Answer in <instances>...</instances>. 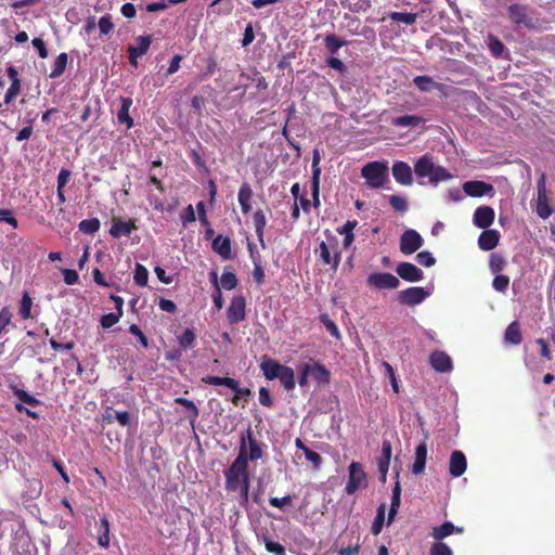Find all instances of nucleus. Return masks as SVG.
I'll return each mask as SVG.
<instances>
[{
	"label": "nucleus",
	"instance_id": "8fccbe9b",
	"mask_svg": "<svg viewBox=\"0 0 555 555\" xmlns=\"http://www.w3.org/2000/svg\"><path fill=\"white\" fill-rule=\"evenodd\" d=\"M133 280H134L135 284L139 286H145L147 284L149 271L143 264H141V263L135 264Z\"/></svg>",
	"mask_w": 555,
	"mask_h": 555
},
{
	"label": "nucleus",
	"instance_id": "f3484780",
	"mask_svg": "<svg viewBox=\"0 0 555 555\" xmlns=\"http://www.w3.org/2000/svg\"><path fill=\"white\" fill-rule=\"evenodd\" d=\"M392 176L395 180L402 185H411L413 182L411 167L401 160H397L392 165Z\"/></svg>",
	"mask_w": 555,
	"mask_h": 555
},
{
	"label": "nucleus",
	"instance_id": "ddd939ff",
	"mask_svg": "<svg viewBox=\"0 0 555 555\" xmlns=\"http://www.w3.org/2000/svg\"><path fill=\"white\" fill-rule=\"evenodd\" d=\"M308 367L310 378L318 385H328L331 380V372L320 362L305 363Z\"/></svg>",
	"mask_w": 555,
	"mask_h": 555
},
{
	"label": "nucleus",
	"instance_id": "0eeeda50",
	"mask_svg": "<svg viewBox=\"0 0 555 555\" xmlns=\"http://www.w3.org/2000/svg\"><path fill=\"white\" fill-rule=\"evenodd\" d=\"M537 188H538V197H537V206H535L537 215L542 219H547L553 214V209L548 204L544 173H542L540 179L538 180Z\"/></svg>",
	"mask_w": 555,
	"mask_h": 555
},
{
	"label": "nucleus",
	"instance_id": "a878e982",
	"mask_svg": "<svg viewBox=\"0 0 555 555\" xmlns=\"http://www.w3.org/2000/svg\"><path fill=\"white\" fill-rule=\"evenodd\" d=\"M425 122V119L417 115H403L398 117H392L389 120V124L393 127L399 128H416Z\"/></svg>",
	"mask_w": 555,
	"mask_h": 555
},
{
	"label": "nucleus",
	"instance_id": "aec40b11",
	"mask_svg": "<svg viewBox=\"0 0 555 555\" xmlns=\"http://www.w3.org/2000/svg\"><path fill=\"white\" fill-rule=\"evenodd\" d=\"M500 232L493 229H485L478 237V246L481 250L494 249L500 242Z\"/></svg>",
	"mask_w": 555,
	"mask_h": 555
},
{
	"label": "nucleus",
	"instance_id": "72a5a7b5",
	"mask_svg": "<svg viewBox=\"0 0 555 555\" xmlns=\"http://www.w3.org/2000/svg\"><path fill=\"white\" fill-rule=\"evenodd\" d=\"M254 225H255V232L257 234V237L259 242L261 243L262 247H264V228L267 225V218L264 212L261 209H258L253 215Z\"/></svg>",
	"mask_w": 555,
	"mask_h": 555
},
{
	"label": "nucleus",
	"instance_id": "7ed1b4c3",
	"mask_svg": "<svg viewBox=\"0 0 555 555\" xmlns=\"http://www.w3.org/2000/svg\"><path fill=\"white\" fill-rule=\"evenodd\" d=\"M348 481L345 487L347 494H353L360 488H365L367 486L366 474L360 463L352 462L348 467Z\"/></svg>",
	"mask_w": 555,
	"mask_h": 555
},
{
	"label": "nucleus",
	"instance_id": "79ce46f5",
	"mask_svg": "<svg viewBox=\"0 0 555 555\" xmlns=\"http://www.w3.org/2000/svg\"><path fill=\"white\" fill-rule=\"evenodd\" d=\"M31 308H33V299L30 295L25 292L20 301L18 314L23 320H28L31 318Z\"/></svg>",
	"mask_w": 555,
	"mask_h": 555
},
{
	"label": "nucleus",
	"instance_id": "e433bc0d",
	"mask_svg": "<svg viewBox=\"0 0 555 555\" xmlns=\"http://www.w3.org/2000/svg\"><path fill=\"white\" fill-rule=\"evenodd\" d=\"M175 402L180 405H183L188 410V412H189L188 418H189L190 423L193 425L199 415V411H198L196 404L192 400L186 399L184 397L176 398Z\"/></svg>",
	"mask_w": 555,
	"mask_h": 555
},
{
	"label": "nucleus",
	"instance_id": "603ef678",
	"mask_svg": "<svg viewBox=\"0 0 555 555\" xmlns=\"http://www.w3.org/2000/svg\"><path fill=\"white\" fill-rule=\"evenodd\" d=\"M452 178V175L441 166H435L434 171L429 178L431 183H438Z\"/></svg>",
	"mask_w": 555,
	"mask_h": 555
},
{
	"label": "nucleus",
	"instance_id": "de8ad7c7",
	"mask_svg": "<svg viewBox=\"0 0 555 555\" xmlns=\"http://www.w3.org/2000/svg\"><path fill=\"white\" fill-rule=\"evenodd\" d=\"M101 227L100 220L98 218L83 219L79 222V231L86 234H93L99 231Z\"/></svg>",
	"mask_w": 555,
	"mask_h": 555
},
{
	"label": "nucleus",
	"instance_id": "39448f33",
	"mask_svg": "<svg viewBox=\"0 0 555 555\" xmlns=\"http://www.w3.org/2000/svg\"><path fill=\"white\" fill-rule=\"evenodd\" d=\"M367 286L374 289H396L400 285L399 279L388 272L371 273L366 279Z\"/></svg>",
	"mask_w": 555,
	"mask_h": 555
},
{
	"label": "nucleus",
	"instance_id": "473e14b6",
	"mask_svg": "<svg viewBox=\"0 0 555 555\" xmlns=\"http://www.w3.org/2000/svg\"><path fill=\"white\" fill-rule=\"evenodd\" d=\"M413 83L420 89L422 92H430L435 89L441 90L442 85L439 82H436L431 77L429 76H416L413 79Z\"/></svg>",
	"mask_w": 555,
	"mask_h": 555
},
{
	"label": "nucleus",
	"instance_id": "c9c22d12",
	"mask_svg": "<svg viewBox=\"0 0 555 555\" xmlns=\"http://www.w3.org/2000/svg\"><path fill=\"white\" fill-rule=\"evenodd\" d=\"M276 378L286 390H293L296 386L295 373L289 366L284 365Z\"/></svg>",
	"mask_w": 555,
	"mask_h": 555
},
{
	"label": "nucleus",
	"instance_id": "09e8293b",
	"mask_svg": "<svg viewBox=\"0 0 555 555\" xmlns=\"http://www.w3.org/2000/svg\"><path fill=\"white\" fill-rule=\"evenodd\" d=\"M262 542L267 552L274 555H285V547L281 543L272 541L267 534L262 535Z\"/></svg>",
	"mask_w": 555,
	"mask_h": 555
},
{
	"label": "nucleus",
	"instance_id": "338daca9",
	"mask_svg": "<svg viewBox=\"0 0 555 555\" xmlns=\"http://www.w3.org/2000/svg\"><path fill=\"white\" fill-rule=\"evenodd\" d=\"M304 453L307 461L311 462L315 468H319L321 466L322 457L318 452L307 447L305 448Z\"/></svg>",
	"mask_w": 555,
	"mask_h": 555
},
{
	"label": "nucleus",
	"instance_id": "774afa93",
	"mask_svg": "<svg viewBox=\"0 0 555 555\" xmlns=\"http://www.w3.org/2000/svg\"><path fill=\"white\" fill-rule=\"evenodd\" d=\"M0 221L9 223L14 229L18 225L17 219L14 217L13 212L4 208H0Z\"/></svg>",
	"mask_w": 555,
	"mask_h": 555
},
{
	"label": "nucleus",
	"instance_id": "2eb2a0df",
	"mask_svg": "<svg viewBox=\"0 0 555 555\" xmlns=\"http://www.w3.org/2000/svg\"><path fill=\"white\" fill-rule=\"evenodd\" d=\"M495 212L490 206H480L474 212V224L480 229H488L494 221Z\"/></svg>",
	"mask_w": 555,
	"mask_h": 555
},
{
	"label": "nucleus",
	"instance_id": "a19ab883",
	"mask_svg": "<svg viewBox=\"0 0 555 555\" xmlns=\"http://www.w3.org/2000/svg\"><path fill=\"white\" fill-rule=\"evenodd\" d=\"M386 504L382 503L376 511V516L371 527V531L374 535H378L383 529L385 522Z\"/></svg>",
	"mask_w": 555,
	"mask_h": 555
},
{
	"label": "nucleus",
	"instance_id": "e2e57ef3",
	"mask_svg": "<svg viewBox=\"0 0 555 555\" xmlns=\"http://www.w3.org/2000/svg\"><path fill=\"white\" fill-rule=\"evenodd\" d=\"M416 261L421 264V266H424V267H431L436 263V259L435 257L433 256L431 253L427 251V250H423V251H420L417 255H416Z\"/></svg>",
	"mask_w": 555,
	"mask_h": 555
},
{
	"label": "nucleus",
	"instance_id": "4be33fe9",
	"mask_svg": "<svg viewBox=\"0 0 555 555\" xmlns=\"http://www.w3.org/2000/svg\"><path fill=\"white\" fill-rule=\"evenodd\" d=\"M315 253L319 255L321 261L323 264H328L332 267L333 270H337L339 263H340V253L335 251L334 256L331 255V250L327 246V244L322 241L319 244V247L315 249Z\"/></svg>",
	"mask_w": 555,
	"mask_h": 555
},
{
	"label": "nucleus",
	"instance_id": "c756f323",
	"mask_svg": "<svg viewBox=\"0 0 555 555\" xmlns=\"http://www.w3.org/2000/svg\"><path fill=\"white\" fill-rule=\"evenodd\" d=\"M283 366L284 365L271 359L263 360L260 364V369L264 377L269 380H273L278 376H280V372L283 369Z\"/></svg>",
	"mask_w": 555,
	"mask_h": 555
},
{
	"label": "nucleus",
	"instance_id": "4c0bfd02",
	"mask_svg": "<svg viewBox=\"0 0 555 555\" xmlns=\"http://www.w3.org/2000/svg\"><path fill=\"white\" fill-rule=\"evenodd\" d=\"M487 44L493 57H502L505 46L496 36L489 34L487 37Z\"/></svg>",
	"mask_w": 555,
	"mask_h": 555
},
{
	"label": "nucleus",
	"instance_id": "f704fd0d",
	"mask_svg": "<svg viewBox=\"0 0 555 555\" xmlns=\"http://www.w3.org/2000/svg\"><path fill=\"white\" fill-rule=\"evenodd\" d=\"M400 495H401V488H400L399 482H397L392 489L391 503H390V508H389L388 518H387L388 525H390L393 521V519L398 513V509H399V506L401 503Z\"/></svg>",
	"mask_w": 555,
	"mask_h": 555
},
{
	"label": "nucleus",
	"instance_id": "393cba45",
	"mask_svg": "<svg viewBox=\"0 0 555 555\" xmlns=\"http://www.w3.org/2000/svg\"><path fill=\"white\" fill-rule=\"evenodd\" d=\"M463 531L464 529L462 527H456L451 521H444L440 526L433 527L430 535L436 541H442L444 538L453 533H463Z\"/></svg>",
	"mask_w": 555,
	"mask_h": 555
},
{
	"label": "nucleus",
	"instance_id": "864d4df0",
	"mask_svg": "<svg viewBox=\"0 0 555 555\" xmlns=\"http://www.w3.org/2000/svg\"><path fill=\"white\" fill-rule=\"evenodd\" d=\"M253 195L251 186L247 182L242 183L237 194L240 205L251 203Z\"/></svg>",
	"mask_w": 555,
	"mask_h": 555
},
{
	"label": "nucleus",
	"instance_id": "4468645a",
	"mask_svg": "<svg viewBox=\"0 0 555 555\" xmlns=\"http://www.w3.org/2000/svg\"><path fill=\"white\" fill-rule=\"evenodd\" d=\"M431 367L439 373H448L453 369L452 360L444 351L436 350L429 356Z\"/></svg>",
	"mask_w": 555,
	"mask_h": 555
},
{
	"label": "nucleus",
	"instance_id": "c85d7f7f",
	"mask_svg": "<svg viewBox=\"0 0 555 555\" xmlns=\"http://www.w3.org/2000/svg\"><path fill=\"white\" fill-rule=\"evenodd\" d=\"M98 544L103 547L107 548L111 543L109 538V521L107 517H102L100 519L99 526H98V535H96Z\"/></svg>",
	"mask_w": 555,
	"mask_h": 555
},
{
	"label": "nucleus",
	"instance_id": "423d86ee",
	"mask_svg": "<svg viewBox=\"0 0 555 555\" xmlns=\"http://www.w3.org/2000/svg\"><path fill=\"white\" fill-rule=\"evenodd\" d=\"M507 16L516 26H524L529 29L534 27V22L528 14L527 5L520 3L511 4L507 8Z\"/></svg>",
	"mask_w": 555,
	"mask_h": 555
},
{
	"label": "nucleus",
	"instance_id": "3c124183",
	"mask_svg": "<svg viewBox=\"0 0 555 555\" xmlns=\"http://www.w3.org/2000/svg\"><path fill=\"white\" fill-rule=\"evenodd\" d=\"M320 321L333 337H335L337 339L340 338V333H339L337 325L335 324V322L333 320H331V318L328 317L327 313H322L320 315Z\"/></svg>",
	"mask_w": 555,
	"mask_h": 555
},
{
	"label": "nucleus",
	"instance_id": "4d7b16f0",
	"mask_svg": "<svg viewBox=\"0 0 555 555\" xmlns=\"http://www.w3.org/2000/svg\"><path fill=\"white\" fill-rule=\"evenodd\" d=\"M429 555H453V552L451 547L442 541H436L429 550Z\"/></svg>",
	"mask_w": 555,
	"mask_h": 555
},
{
	"label": "nucleus",
	"instance_id": "69168bd1",
	"mask_svg": "<svg viewBox=\"0 0 555 555\" xmlns=\"http://www.w3.org/2000/svg\"><path fill=\"white\" fill-rule=\"evenodd\" d=\"M99 29L102 35H108L114 29V24L112 22L111 15L106 14L99 20Z\"/></svg>",
	"mask_w": 555,
	"mask_h": 555
},
{
	"label": "nucleus",
	"instance_id": "cd10ccee",
	"mask_svg": "<svg viewBox=\"0 0 555 555\" xmlns=\"http://www.w3.org/2000/svg\"><path fill=\"white\" fill-rule=\"evenodd\" d=\"M247 441L249 449L247 451V462L261 459L263 455L261 443L254 437L253 430L250 428L247 429Z\"/></svg>",
	"mask_w": 555,
	"mask_h": 555
},
{
	"label": "nucleus",
	"instance_id": "680f3d73",
	"mask_svg": "<svg viewBox=\"0 0 555 555\" xmlns=\"http://www.w3.org/2000/svg\"><path fill=\"white\" fill-rule=\"evenodd\" d=\"M121 317H122L121 313H117V312L106 313V314L102 315V318L100 320L101 326L103 328H109L113 325H115Z\"/></svg>",
	"mask_w": 555,
	"mask_h": 555
},
{
	"label": "nucleus",
	"instance_id": "20e7f679",
	"mask_svg": "<svg viewBox=\"0 0 555 555\" xmlns=\"http://www.w3.org/2000/svg\"><path fill=\"white\" fill-rule=\"evenodd\" d=\"M203 382L214 386H225L233 390L235 396L233 397L232 402L235 405L238 404V398L241 396H248L250 393L249 389L241 388L240 382L231 377L206 376L203 378Z\"/></svg>",
	"mask_w": 555,
	"mask_h": 555
},
{
	"label": "nucleus",
	"instance_id": "58836bf2",
	"mask_svg": "<svg viewBox=\"0 0 555 555\" xmlns=\"http://www.w3.org/2000/svg\"><path fill=\"white\" fill-rule=\"evenodd\" d=\"M347 42L334 34L326 35L324 38V46L327 52L332 55L336 54L340 48L346 46Z\"/></svg>",
	"mask_w": 555,
	"mask_h": 555
},
{
	"label": "nucleus",
	"instance_id": "5fc2aeb1",
	"mask_svg": "<svg viewBox=\"0 0 555 555\" xmlns=\"http://www.w3.org/2000/svg\"><path fill=\"white\" fill-rule=\"evenodd\" d=\"M137 46H133V48L137 50V55H144L150 49V46L152 43V37L151 36H139L137 38Z\"/></svg>",
	"mask_w": 555,
	"mask_h": 555
},
{
	"label": "nucleus",
	"instance_id": "0e129e2a",
	"mask_svg": "<svg viewBox=\"0 0 555 555\" xmlns=\"http://www.w3.org/2000/svg\"><path fill=\"white\" fill-rule=\"evenodd\" d=\"M180 219L183 227H188L190 223L196 220L195 211L192 205H188L180 215Z\"/></svg>",
	"mask_w": 555,
	"mask_h": 555
},
{
	"label": "nucleus",
	"instance_id": "bb28decb",
	"mask_svg": "<svg viewBox=\"0 0 555 555\" xmlns=\"http://www.w3.org/2000/svg\"><path fill=\"white\" fill-rule=\"evenodd\" d=\"M132 105V99L121 96L120 98V108L117 113V119L119 124H125L127 129H130L134 126V121L132 117L129 115V109Z\"/></svg>",
	"mask_w": 555,
	"mask_h": 555
},
{
	"label": "nucleus",
	"instance_id": "9d476101",
	"mask_svg": "<svg viewBox=\"0 0 555 555\" xmlns=\"http://www.w3.org/2000/svg\"><path fill=\"white\" fill-rule=\"evenodd\" d=\"M246 300L243 296H235L232 298L230 307L227 311L228 321L230 324H237L245 320Z\"/></svg>",
	"mask_w": 555,
	"mask_h": 555
},
{
	"label": "nucleus",
	"instance_id": "052dcab7",
	"mask_svg": "<svg viewBox=\"0 0 555 555\" xmlns=\"http://www.w3.org/2000/svg\"><path fill=\"white\" fill-rule=\"evenodd\" d=\"M320 162H321L320 152L318 149H314L313 155H312V165H311V168H312L311 180H320L321 171H322L321 167H320Z\"/></svg>",
	"mask_w": 555,
	"mask_h": 555
},
{
	"label": "nucleus",
	"instance_id": "ea45409f",
	"mask_svg": "<svg viewBox=\"0 0 555 555\" xmlns=\"http://www.w3.org/2000/svg\"><path fill=\"white\" fill-rule=\"evenodd\" d=\"M210 9L217 15H230L234 7L232 0H214Z\"/></svg>",
	"mask_w": 555,
	"mask_h": 555
},
{
	"label": "nucleus",
	"instance_id": "dca6fc26",
	"mask_svg": "<svg viewBox=\"0 0 555 555\" xmlns=\"http://www.w3.org/2000/svg\"><path fill=\"white\" fill-rule=\"evenodd\" d=\"M8 77L11 80V86L5 92L4 104H10L21 92L22 83L18 76V72L14 66L7 68Z\"/></svg>",
	"mask_w": 555,
	"mask_h": 555
},
{
	"label": "nucleus",
	"instance_id": "13d9d810",
	"mask_svg": "<svg viewBox=\"0 0 555 555\" xmlns=\"http://www.w3.org/2000/svg\"><path fill=\"white\" fill-rule=\"evenodd\" d=\"M220 283L224 289L231 291L237 286L236 275L232 272H223L220 279Z\"/></svg>",
	"mask_w": 555,
	"mask_h": 555
},
{
	"label": "nucleus",
	"instance_id": "7c9ffc66",
	"mask_svg": "<svg viewBox=\"0 0 555 555\" xmlns=\"http://www.w3.org/2000/svg\"><path fill=\"white\" fill-rule=\"evenodd\" d=\"M522 340L520 324L513 321L508 324L504 333V341L511 345H519Z\"/></svg>",
	"mask_w": 555,
	"mask_h": 555
},
{
	"label": "nucleus",
	"instance_id": "a211bd4d",
	"mask_svg": "<svg viewBox=\"0 0 555 555\" xmlns=\"http://www.w3.org/2000/svg\"><path fill=\"white\" fill-rule=\"evenodd\" d=\"M467 468V461L465 454L455 450L451 453L449 462V473L452 477H461Z\"/></svg>",
	"mask_w": 555,
	"mask_h": 555
},
{
	"label": "nucleus",
	"instance_id": "412c9836",
	"mask_svg": "<svg viewBox=\"0 0 555 555\" xmlns=\"http://www.w3.org/2000/svg\"><path fill=\"white\" fill-rule=\"evenodd\" d=\"M232 242L229 236H223L219 234L212 240L211 248L215 253H217L222 259L228 260L232 259Z\"/></svg>",
	"mask_w": 555,
	"mask_h": 555
},
{
	"label": "nucleus",
	"instance_id": "f03ea898",
	"mask_svg": "<svg viewBox=\"0 0 555 555\" xmlns=\"http://www.w3.org/2000/svg\"><path fill=\"white\" fill-rule=\"evenodd\" d=\"M361 175L370 188L379 189L385 184L388 178L387 163L371 162L363 166Z\"/></svg>",
	"mask_w": 555,
	"mask_h": 555
},
{
	"label": "nucleus",
	"instance_id": "9b49d317",
	"mask_svg": "<svg viewBox=\"0 0 555 555\" xmlns=\"http://www.w3.org/2000/svg\"><path fill=\"white\" fill-rule=\"evenodd\" d=\"M396 272L402 280L410 283L420 282L424 279V272L411 262H400Z\"/></svg>",
	"mask_w": 555,
	"mask_h": 555
},
{
	"label": "nucleus",
	"instance_id": "c03bdc74",
	"mask_svg": "<svg viewBox=\"0 0 555 555\" xmlns=\"http://www.w3.org/2000/svg\"><path fill=\"white\" fill-rule=\"evenodd\" d=\"M388 16L392 22L403 23L405 25H412L417 20L416 13L409 12H390Z\"/></svg>",
	"mask_w": 555,
	"mask_h": 555
},
{
	"label": "nucleus",
	"instance_id": "f8f14e48",
	"mask_svg": "<svg viewBox=\"0 0 555 555\" xmlns=\"http://www.w3.org/2000/svg\"><path fill=\"white\" fill-rule=\"evenodd\" d=\"M102 422L107 425L117 422L120 426L126 427L131 423V414L128 411H116L112 406H106L102 413Z\"/></svg>",
	"mask_w": 555,
	"mask_h": 555
},
{
	"label": "nucleus",
	"instance_id": "6e6d98bb",
	"mask_svg": "<svg viewBox=\"0 0 555 555\" xmlns=\"http://www.w3.org/2000/svg\"><path fill=\"white\" fill-rule=\"evenodd\" d=\"M508 285H509V278L507 275H503V274H495L493 281H492V286L495 291L500 292V293H505L506 289L508 288Z\"/></svg>",
	"mask_w": 555,
	"mask_h": 555
},
{
	"label": "nucleus",
	"instance_id": "bf43d9fd",
	"mask_svg": "<svg viewBox=\"0 0 555 555\" xmlns=\"http://www.w3.org/2000/svg\"><path fill=\"white\" fill-rule=\"evenodd\" d=\"M389 204L399 212H405L409 208L406 199L400 195H391L389 197Z\"/></svg>",
	"mask_w": 555,
	"mask_h": 555
},
{
	"label": "nucleus",
	"instance_id": "2f4dec72",
	"mask_svg": "<svg viewBox=\"0 0 555 555\" xmlns=\"http://www.w3.org/2000/svg\"><path fill=\"white\" fill-rule=\"evenodd\" d=\"M435 165L431 160V158L428 155H423L415 164L414 170L415 173L421 177H429L431 176L434 171Z\"/></svg>",
	"mask_w": 555,
	"mask_h": 555
},
{
	"label": "nucleus",
	"instance_id": "49530a36",
	"mask_svg": "<svg viewBox=\"0 0 555 555\" xmlns=\"http://www.w3.org/2000/svg\"><path fill=\"white\" fill-rule=\"evenodd\" d=\"M67 54L65 52L57 55L52 72L50 73V78H57L65 72L66 65H67Z\"/></svg>",
	"mask_w": 555,
	"mask_h": 555
},
{
	"label": "nucleus",
	"instance_id": "6ab92c4d",
	"mask_svg": "<svg viewBox=\"0 0 555 555\" xmlns=\"http://www.w3.org/2000/svg\"><path fill=\"white\" fill-rule=\"evenodd\" d=\"M134 230H137V225L133 219L122 221L120 218H113L109 234L119 238L120 236H129Z\"/></svg>",
	"mask_w": 555,
	"mask_h": 555
},
{
	"label": "nucleus",
	"instance_id": "37998d69",
	"mask_svg": "<svg viewBox=\"0 0 555 555\" xmlns=\"http://www.w3.org/2000/svg\"><path fill=\"white\" fill-rule=\"evenodd\" d=\"M177 340L182 350H188L193 347L196 335L193 330L186 328L181 335L177 336Z\"/></svg>",
	"mask_w": 555,
	"mask_h": 555
},
{
	"label": "nucleus",
	"instance_id": "f257e3e1",
	"mask_svg": "<svg viewBox=\"0 0 555 555\" xmlns=\"http://www.w3.org/2000/svg\"><path fill=\"white\" fill-rule=\"evenodd\" d=\"M224 477L225 489L229 492H235L238 490L243 482L249 480L247 466V446L245 437H242L238 455L231 464V466L224 472Z\"/></svg>",
	"mask_w": 555,
	"mask_h": 555
},
{
	"label": "nucleus",
	"instance_id": "1a4fd4ad",
	"mask_svg": "<svg viewBox=\"0 0 555 555\" xmlns=\"http://www.w3.org/2000/svg\"><path fill=\"white\" fill-rule=\"evenodd\" d=\"M424 243L421 234L412 229L404 231L400 237V250L404 255H411L422 247Z\"/></svg>",
	"mask_w": 555,
	"mask_h": 555
},
{
	"label": "nucleus",
	"instance_id": "6e6552de",
	"mask_svg": "<svg viewBox=\"0 0 555 555\" xmlns=\"http://www.w3.org/2000/svg\"><path fill=\"white\" fill-rule=\"evenodd\" d=\"M429 296L424 287L412 286L398 293L400 304L413 307L422 304Z\"/></svg>",
	"mask_w": 555,
	"mask_h": 555
},
{
	"label": "nucleus",
	"instance_id": "5701e85b",
	"mask_svg": "<svg viewBox=\"0 0 555 555\" xmlns=\"http://www.w3.org/2000/svg\"><path fill=\"white\" fill-rule=\"evenodd\" d=\"M464 192L472 197H481L493 190V186L483 181H467L463 185Z\"/></svg>",
	"mask_w": 555,
	"mask_h": 555
},
{
	"label": "nucleus",
	"instance_id": "b1692460",
	"mask_svg": "<svg viewBox=\"0 0 555 555\" xmlns=\"http://www.w3.org/2000/svg\"><path fill=\"white\" fill-rule=\"evenodd\" d=\"M426 460H427V444L425 441L421 442L415 448V456H414V463L411 467V472L414 475L423 474L426 466Z\"/></svg>",
	"mask_w": 555,
	"mask_h": 555
},
{
	"label": "nucleus",
	"instance_id": "a18cd8bd",
	"mask_svg": "<svg viewBox=\"0 0 555 555\" xmlns=\"http://www.w3.org/2000/svg\"><path fill=\"white\" fill-rule=\"evenodd\" d=\"M505 266H506V260L502 255H500L498 253H492L490 255L489 269L493 274H498V273L502 272L504 270Z\"/></svg>",
	"mask_w": 555,
	"mask_h": 555
}]
</instances>
